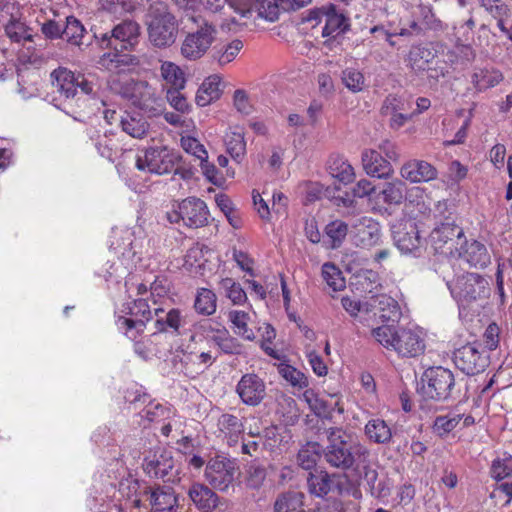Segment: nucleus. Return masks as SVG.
Masks as SVG:
<instances>
[{
    "label": "nucleus",
    "mask_w": 512,
    "mask_h": 512,
    "mask_svg": "<svg viewBox=\"0 0 512 512\" xmlns=\"http://www.w3.org/2000/svg\"><path fill=\"white\" fill-rule=\"evenodd\" d=\"M145 14L148 39L157 48H167L177 39L179 22L169 4L163 0H147Z\"/></svg>",
    "instance_id": "obj_1"
},
{
    "label": "nucleus",
    "mask_w": 512,
    "mask_h": 512,
    "mask_svg": "<svg viewBox=\"0 0 512 512\" xmlns=\"http://www.w3.org/2000/svg\"><path fill=\"white\" fill-rule=\"evenodd\" d=\"M374 339L387 350L403 358H415L425 351V341L418 332L395 325H381L374 330Z\"/></svg>",
    "instance_id": "obj_2"
},
{
    "label": "nucleus",
    "mask_w": 512,
    "mask_h": 512,
    "mask_svg": "<svg viewBox=\"0 0 512 512\" xmlns=\"http://www.w3.org/2000/svg\"><path fill=\"white\" fill-rule=\"evenodd\" d=\"M51 80L56 91L66 101L78 103L81 96H96L98 84L92 74L73 72L67 68L59 67L51 72Z\"/></svg>",
    "instance_id": "obj_3"
},
{
    "label": "nucleus",
    "mask_w": 512,
    "mask_h": 512,
    "mask_svg": "<svg viewBox=\"0 0 512 512\" xmlns=\"http://www.w3.org/2000/svg\"><path fill=\"white\" fill-rule=\"evenodd\" d=\"M421 395L428 400L448 402L460 397L459 383L451 370L430 367L421 376Z\"/></svg>",
    "instance_id": "obj_4"
},
{
    "label": "nucleus",
    "mask_w": 512,
    "mask_h": 512,
    "mask_svg": "<svg viewBox=\"0 0 512 512\" xmlns=\"http://www.w3.org/2000/svg\"><path fill=\"white\" fill-rule=\"evenodd\" d=\"M429 243L435 254L456 257L460 245L465 243V234L462 227L455 223L451 213L441 216L439 224L429 235Z\"/></svg>",
    "instance_id": "obj_5"
},
{
    "label": "nucleus",
    "mask_w": 512,
    "mask_h": 512,
    "mask_svg": "<svg viewBox=\"0 0 512 512\" xmlns=\"http://www.w3.org/2000/svg\"><path fill=\"white\" fill-rule=\"evenodd\" d=\"M329 172L334 182L325 189V196L338 207H350L352 205V166L343 157L332 156L329 160Z\"/></svg>",
    "instance_id": "obj_6"
},
{
    "label": "nucleus",
    "mask_w": 512,
    "mask_h": 512,
    "mask_svg": "<svg viewBox=\"0 0 512 512\" xmlns=\"http://www.w3.org/2000/svg\"><path fill=\"white\" fill-rule=\"evenodd\" d=\"M488 280L477 273H466L459 276L451 288V293L460 308H469L473 304L480 305L490 296Z\"/></svg>",
    "instance_id": "obj_7"
},
{
    "label": "nucleus",
    "mask_w": 512,
    "mask_h": 512,
    "mask_svg": "<svg viewBox=\"0 0 512 512\" xmlns=\"http://www.w3.org/2000/svg\"><path fill=\"white\" fill-rule=\"evenodd\" d=\"M124 313L117 318L116 326L128 339L137 341L153 319V311L145 299H136L127 303Z\"/></svg>",
    "instance_id": "obj_8"
},
{
    "label": "nucleus",
    "mask_w": 512,
    "mask_h": 512,
    "mask_svg": "<svg viewBox=\"0 0 512 512\" xmlns=\"http://www.w3.org/2000/svg\"><path fill=\"white\" fill-rule=\"evenodd\" d=\"M180 154L167 146H154L141 150L136 155L135 166L140 171L168 174L180 161Z\"/></svg>",
    "instance_id": "obj_9"
},
{
    "label": "nucleus",
    "mask_w": 512,
    "mask_h": 512,
    "mask_svg": "<svg viewBox=\"0 0 512 512\" xmlns=\"http://www.w3.org/2000/svg\"><path fill=\"white\" fill-rule=\"evenodd\" d=\"M307 20H315L317 24L324 22L322 36L329 38L324 42L329 47H332L334 42L339 43V38L349 28V18L342 9L337 10L334 4L311 10Z\"/></svg>",
    "instance_id": "obj_10"
},
{
    "label": "nucleus",
    "mask_w": 512,
    "mask_h": 512,
    "mask_svg": "<svg viewBox=\"0 0 512 512\" xmlns=\"http://www.w3.org/2000/svg\"><path fill=\"white\" fill-rule=\"evenodd\" d=\"M216 38V26L204 21L195 31L185 36L180 48L181 55L189 61L199 60L208 52Z\"/></svg>",
    "instance_id": "obj_11"
},
{
    "label": "nucleus",
    "mask_w": 512,
    "mask_h": 512,
    "mask_svg": "<svg viewBox=\"0 0 512 512\" xmlns=\"http://www.w3.org/2000/svg\"><path fill=\"white\" fill-rule=\"evenodd\" d=\"M140 25L132 19H125L116 24L110 32L101 34L100 43L103 47L117 50L132 49L138 44Z\"/></svg>",
    "instance_id": "obj_12"
},
{
    "label": "nucleus",
    "mask_w": 512,
    "mask_h": 512,
    "mask_svg": "<svg viewBox=\"0 0 512 512\" xmlns=\"http://www.w3.org/2000/svg\"><path fill=\"white\" fill-rule=\"evenodd\" d=\"M481 347L474 342L456 349L453 357L456 367L467 375L483 372L489 364V356L486 350H480Z\"/></svg>",
    "instance_id": "obj_13"
},
{
    "label": "nucleus",
    "mask_w": 512,
    "mask_h": 512,
    "mask_svg": "<svg viewBox=\"0 0 512 512\" xmlns=\"http://www.w3.org/2000/svg\"><path fill=\"white\" fill-rule=\"evenodd\" d=\"M237 474L238 467L233 460L215 457L207 463L204 476L214 489L224 492L233 485Z\"/></svg>",
    "instance_id": "obj_14"
},
{
    "label": "nucleus",
    "mask_w": 512,
    "mask_h": 512,
    "mask_svg": "<svg viewBox=\"0 0 512 512\" xmlns=\"http://www.w3.org/2000/svg\"><path fill=\"white\" fill-rule=\"evenodd\" d=\"M356 322L359 335H367L369 332L374 337V330L380 328V316L378 315L377 295L364 296V299L354 300V326Z\"/></svg>",
    "instance_id": "obj_15"
},
{
    "label": "nucleus",
    "mask_w": 512,
    "mask_h": 512,
    "mask_svg": "<svg viewBox=\"0 0 512 512\" xmlns=\"http://www.w3.org/2000/svg\"><path fill=\"white\" fill-rule=\"evenodd\" d=\"M331 444L325 454L327 462L332 466L342 469H349L352 466V444L342 440V431L333 430L329 436Z\"/></svg>",
    "instance_id": "obj_16"
},
{
    "label": "nucleus",
    "mask_w": 512,
    "mask_h": 512,
    "mask_svg": "<svg viewBox=\"0 0 512 512\" xmlns=\"http://www.w3.org/2000/svg\"><path fill=\"white\" fill-rule=\"evenodd\" d=\"M236 392L242 402L248 406L259 405L266 395L264 381L256 374L248 373L241 377Z\"/></svg>",
    "instance_id": "obj_17"
},
{
    "label": "nucleus",
    "mask_w": 512,
    "mask_h": 512,
    "mask_svg": "<svg viewBox=\"0 0 512 512\" xmlns=\"http://www.w3.org/2000/svg\"><path fill=\"white\" fill-rule=\"evenodd\" d=\"M180 216L189 228H200L208 223L209 210L205 202L196 197H188L179 204Z\"/></svg>",
    "instance_id": "obj_18"
},
{
    "label": "nucleus",
    "mask_w": 512,
    "mask_h": 512,
    "mask_svg": "<svg viewBox=\"0 0 512 512\" xmlns=\"http://www.w3.org/2000/svg\"><path fill=\"white\" fill-rule=\"evenodd\" d=\"M357 455V464L354 467V485L367 487L374 494V485L377 480V472L367 462L369 452L360 445H354V456ZM356 459L354 458V463ZM358 497V490L354 487V498Z\"/></svg>",
    "instance_id": "obj_19"
},
{
    "label": "nucleus",
    "mask_w": 512,
    "mask_h": 512,
    "mask_svg": "<svg viewBox=\"0 0 512 512\" xmlns=\"http://www.w3.org/2000/svg\"><path fill=\"white\" fill-rule=\"evenodd\" d=\"M393 240L403 253H412L420 247L421 237L417 224L412 220L403 221L392 228Z\"/></svg>",
    "instance_id": "obj_20"
},
{
    "label": "nucleus",
    "mask_w": 512,
    "mask_h": 512,
    "mask_svg": "<svg viewBox=\"0 0 512 512\" xmlns=\"http://www.w3.org/2000/svg\"><path fill=\"white\" fill-rule=\"evenodd\" d=\"M187 495L201 512H213L221 505V498L207 485L194 482L188 488Z\"/></svg>",
    "instance_id": "obj_21"
},
{
    "label": "nucleus",
    "mask_w": 512,
    "mask_h": 512,
    "mask_svg": "<svg viewBox=\"0 0 512 512\" xmlns=\"http://www.w3.org/2000/svg\"><path fill=\"white\" fill-rule=\"evenodd\" d=\"M174 459L170 451L161 450L144 458L142 467L149 476L157 479H165L174 469Z\"/></svg>",
    "instance_id": "obj_22"
},
{
    "label": "nucleus",
    "mask_w": 512,
    "mask_h": 512,
    "mask_svg": "<svg viewBox=\"0 0 512 512\" xmlns=\"http://www.w3.org/2000/svg\"><path fill=\"white\" fill-rule=\"evenodd\" d=\"M467 263L470 267L485 268L490 263V254L486 246L477 241H467L460 245L456 257Z\"/></svg>",
    "instance_id": "obj_23"
},
{
    "label": "nucleus",
    "mask_w": 512,
    "mask_h": 512,
    "mask_svg": "<svg viewBox=\"0 0 512 512\" xmlns=\"http://www.w3.org/2000/svg\"><path fill=\"white\" fill-rule=\"evenodd\" d=\"M380 225L372 218L362 217L354 223V245L364 249L376 245L380 240Z\"/></svg>",
    "instance_id": "obj_24"
},
{
    "label": "nucleus",
    "mask_w": 512,
    "mask_h": 512,
    "mask_svg": "<svg viewBox=\"0 0 512 512\" xmlns=\"http://www.w3.org/2000/svg\"><path fill=\"white\" fill-rule=\"evenodd\" d=\"M153 319L156 332L180 334V328L185 324L181 311L171 308L166 311L163 308H154Z\"/></svg>",
    "instance_id": "obj_25"
},
{
    "label": "nucleus",
    "mask_w": 512,
    "mask_h": 512,
    "mask_svg": "<svg viewBox=\"0 0 512 512\" xmlns=\"http://www.w3.org/2000/svg\"><path fill=\"white\" fill-rule=\"evenodd\" d=\"M138 91L137 98L134 100L133 105L145 112L149 117H154L162 113L163 103L159 98L155 89L150 86L146 81L138 84L136 92Z\"/></svg>",
    "instance_id": "obj_26"
},
{
    "label": "nucleus",
    "mask_w": 512,
    "mask_h": 512,
    "mask_svg": "<svg viewBox=\"0 0 512 512\" xmlns=\"http://www.w3.org/2000/svg\"><path fill=\"white\" fill-rule=\"evenodd\" d=\"M109 248L123 259L132 260L136 254L134 234L129 229H114L109 237Z\"/></svg>",
    "instance_id": "obj_27"
},
{
    "label": "nucleus",
    "mask_w": 512,
    "mask_h": 512,
    "mask_svg": "<svg viewBox=\"0 0 512 512\" xmlns=\"http://www.w3.org/2000/svg\"><path fill=\"white\" fill-rule=\"evenodd\" d=\"M401 176L411 183L428 182L437 177V170L423 160H411L401 167Z\"/></svg>",
    "instance_id": "obj_28"
},
{
    "label": "nucleus",
    "mask_w": 512,
    "mask_h": 512,
    "mask_svg": "<svg viewBox=\"0 0 512 512\" xmlns=\"http://www.w3.org/2000/svg\"><path fill=\"white\" fill-rule=\"evenodd\" d=\"M99 64L107 70L121 72L130 67H135L140 64L137 56L130 53H124L118 46L117 50L104 53Z\"/></svg>",
    "instance_id": "obj_29"
},
{
    "label": "nucleus",
    "mask_w": 512,
    "mask_h": 512,
    "mask_svg": "<svg viewBox=\"0 0 512 512\" xmlns=\"http://www.w3.org/2000/svg\"><path fill=\"white\" fill-rule=\"evenodd\" d=\"M362 165L368 175L377 178H386L393 171L390 161L375 150H366L362 153Z\"/></svg>",
    "instance_id": "obj_30"
},
{
    "label": "nucleus",
    "mask_w": 512,
    "mask_h": 512,
    "mask_svg": "<svg viewBox=\"0 0 512 512\" xmlns=\"http://www.w3.org/2000/svg\"><path fill=\"white\" fill-rule=\"evenodd\" d=\"M219 436L226 439L232 446L238 442L239 437L244 432V424L237 416L229 413L222 414L217 420Z\"/></svg>",
    "instance_id": "obj_31"
},
{
    "label": "nucleus",
    "mask_w": 512,
    "mask_h": 512,
    "mask_svg": "<svg viewBox=\"0 0 512 512\" xmlns=\"http://www.w3.org/2000/svg\"><path fill=\"white\" fill-rule=\"evenodd\" d=\"M244 47L241 39L222 42L212 48L211 59L220 67L233 62Z\"/></svg>",
    "instance_id": "obj_32"
},
{
    "label": "nucleus",
    "mask_w": 512,
    "mask_h": 512,
    "mask_svg": "<svg viewBox=\"0 0 512 512\" xmlns=\"http://www.w3.org/2000/svg\"><path fill=\"white\" fill-rule=\"evenodd\" d=\"M378 315L382 325H395L402 316L399 303L392 297L382 294L377 295Z\"/></svg>",
    "instance_id": "obj_33"
},
{
    "label": "nucleus",
    "mask_w": 512,
    "mask_h": 512,
    "mask_svg": "<svg viewBox=\"0 0 512 512\" xmlns=\"http://www.w3.org/2000/svg\"><path fill=\"white\" fill-rule=\"evenodd\" d=\"M333 485L331 476L324 470L315 468L307 476L308 491L311 495L324 498Z\"/></svg>",
    "instance_id": "obj_34"
},
{
    "label": "nucleus",
    "mask_w": 512,
    "mask_h": 512,
    "mask_svg": "<svg viewBox=\"0 0 512 512\" xmlns=\"http://www.w3.org/2000/svg\"><path fill=\"white\" fill-rule=\"evenodd\" d=\"M303 494L296 491L283 492L275 500L274 512H305Z\"/></svg>",
    "instance_id": "obj_35"
},
{
    "label": "nucleus",
    "mask_w": 512,
    "mask_h": 512,
    "mask_svg": "<svg viewBox=\"0 0 512 512\" xmlns=\"http://www.w3.org/2000/svg\"><path fill=\"white\" fill-rule=\"evenodd\" d=\"M408 58L412 70L421 73L430 70V64L435 58V53L430 48L414 46L411 48Z\"/></svg>",
    "instance_id": "obj_36"
},
{
    "label": "nucleus",
    "mask_w": 512,
    "mask_h": 512,
    "mask_svg": "<svg viewBox=\"0 0 512 512\" xmlns=\"http://www.w3.org/2000/svg\"><path fill=\"white\" fill-rule=\"evenodd\" d=\"M378 286V274L372 269H359L354 271V288L361 296L374 295Z\"/></svg>",
    "instance_id": "obj_37"
},
{
    "label": "nucleus",
    "mask_w": 512,
    "mask_h": 512,
    "mask_svg": "<svg viewBox=\"0 0 512 512\" xmlns=\"http://www.w3.org/2000/svg\"><path fill=\"white\" fill-rule=\"evenodd\" d=\"M122 130L133 138H144L149 130V123L139 115L126 114L121 118Z\"/></svg>",
    "instance_id": "obj_38"
},
{
    "label": "nucleus",
    "mask_w": 512,
    "mask_h": 512,
    "mask_svg": "<svg viewBox=\"0 0 512 512\" xmlns=\"http://www.w3.org/2000/svg\"><path fill=\"white\" fill-rule=\"evenodd\" d=\"M412 107L413 102L410 96L405 94H389L382 103L381 114L390 115L395 113L409 112L412 110Z\"/></svg>",
    "instance_id": "obj_39"
},
{
    "label": "nucleus",
    "mask_w": 512,
    "mask_h": 512,
    "mask_svg": "<svg viewBox=\"0 0 512 512\" xmlns=\"http://www.w3.org/2000/svg\"><path fill=\"white\" fill-rule=\"evenodd\" d=\"M160 74L169 88H185L186 79L183 70L171 61H164L160 66Z\"/></svg>",
    "instance_id": "obj_40"
},
{
    "label": "nucleus",
    "mask_w": 512,
    "mask_h": 512,
    "mask_svg": "<svg viewBox=\"0 0 512 512\" xmlns=\"http://www.w3.org/2000/svg\"><path fill=\"white\" fill-rule=\"evenodd\" d=\"M365 433L375 443H387L392 437L390 428L384 420L373 419L365 425Z\"/></svg>",
    "instance_id": "obj_41"
},
{
    "label": "nucleus",
    "mask_w": 512,
    "mask_h": 512,
    "mask_svg": "<svg viewBox=\"0 0 512 512\" xmlns=\"http://www.w3.org/2000/svg\"><path fill=\"white\" fill-rule=\"evenodd\" d=\"M61 32L63 33L62 39L68 43L76 46H80L83 43L82 39L85 34V28L74 16L66 17V23Z\"/></svg>",
    "instance_id": "obj_42"
},
{
    "label": "nucleus",
    "mask_w": 512,
    "mask_h": 512,
    "mask_svg": "<svg viewBox=\"0 0 512 512\" xmlns=\"http://www.w3.org/2000/svg\"><path fill=\"white\" fill-rule=\"evenodd\" d=\"M225 145L227 152L237 162H240L246 152V142L244 135L238 131H230L225 136Z\"/></svg>",
    "instance_id": "obj_43"
},
{
    "label": "nucleus",
    "mask_w": 512,
    "mask_h": 512,
    "mask_svg": "<svg viewBox=\"0 0 512 512\" xmlns=\"http://www.w3.org/2000/svg\"><path fill=\"white\" fill-rule=\"evenodd\" d=\"M278 373L294 388L301 390L309 385L308 377L287 363H280L278 365Z\"/></svg>",
    "instance_id": "obj_44"
},
{
    "label": "nucleus",
    "mask_w": 512,
    "mask_h": 512,
    "mask_svg": "<svg viewBox=\"0 0 512 512\" xmlns=\"http://www.w3.org/2000/svg\"><path fill=\"white\" fill-rule=\"evenodd\" d=\"M228 318L236 328L235 333L245 340L253 341L254 332L248 328L249 314L244 311L232 310L228 313Z\"/></svg>",
    "instance_id": "obj_45"
},
{
    "label": "nucleus",
    "mask_w": 512,
    "mask_h": 512,
    "mask_svg": "<svg viewBox=\"0 0 512 512\" xmlns=\"http://www.w3.org/2000/svg\"><path fill=\"white\" fill-rule=\"evenodd\" d=\"M381 194L385 203L400 205L405 198V183L401 180L387 182L384 184Z\"/></svg>",
    "instance_id": "obj_46"
},
{
    "label": "nucleus",
    "mask_w": 512,
    "mask_h": 512,
    "mask_svg": "<svg viewBox=\"0 0 512 512\" xmlns=\"http://www.w3.org/2000/svg\"><path fill=\"white\" fill-rule=\"evenodd\" d=\"M194 308L199 314L212 315L216 311V295L207 288L198 290Z\"/></svg>",
    "instance_id": "obj_47"
},
{
    "label": "nucleus",
    "mask_w": 512,
    "mask_h": 512,
    "mask_svg": "<svg viewBox=\"0 0 512 512\" xmlns=\"http://www.w3.org/2000/svg\"><path fill=\"white\" fill-rule=\"evenodd\" d=\"M303 399L308 404L310 410L318 417H327L333 410L323 398H321L313 389H306L303 393Z\"/></svg>",
    "instance_id": "obj_48"
},
{
    "label": "nucleus",
    "mask_w": 512,
    "mask_h": 512,
    "mask_svg": "<svg viewBox=\"0 0 512 512\" xmlns=\"http://www.w3.org/2000/svg\"><path fill=\"white\" fill-rule=\"evenodd\" d=\"M413 14L425 31L438 30L441 28V21L435 17L431 6L420 4L415 8Z\"/></svg>",
    "instance_id": "obj_49"
},
{
    "label": "nucleus",
    "mask_w": 512,
    "mask_h": 512,
    "mask_svg": "<svg viewBox=\"0 0 512 512\" xmlns=\"http://www.w3.org/2000/svg\"><path fill=\"white\" fill-rule=\"evenodd\" d=\"M322 276L328 286L334 291H341L346 286L342 272L332 263H325L322 266Z\"/></svg>",
    "instance_id": "obj_50"
},
{
    "label": "nucleus",
    "mask_w": 512,
    "mask_h": 512,
    "mask_svg": "<svg viewBox=\"0 0 512 512\" xmlns=\"http://www.w3.org/2000/svg\"><path fill=\"white\" fill-rule=\"evenodd\" d=\"M461 419L462 415L460 414L437 416L433 423V432L444 437L456 428Z\"/></svg>",
    "instance_id": "obj_51"
},
{
    "label": "nucleus",
    "mask_w": 512,
    "mask_h": 512,
    "mask_svg": "<svg viewBox=\"0 0 512 512\" xmlns=\"http://www.w3.org/2000/svg\"><path fill=\"white\" fill-rule=\"evenodd\" d=\"M5 30L6 36L12 41L16 43H20L21 41H30L32 35L29 33L26 25L20 21V18L15 21H11L10 23H6L3 26Z\"/></svg>",
    "instance_id": "obj_52"
},
{
    "label": "nucleus",
    "mask_w": 512,
    "mask_h": 512,
    "mask_svg": "<svg viewBox=\"0 0 512 512\" xmlns=\"http://www.w3.org/2000/svg\"><path fill=\"white\" fill-rule=\"evenodd\" d=\"M472 78L477 89L483 90L498 85L503 75L498 70H481L480 73H474Z\"/></svg>",
    "instance_id": "obj_53"
},
{
    "label": "nucleus",
    "mask_w": 512,
    "mask_h": 512,
    "mask_svg": "<svg viewBox=\"0 0 512 512\" xmlns=\"http://www.w3.org/2000/svg\"><path fill=\"white\" fill-rule=\"evenodd\" d=\"M213 340L225 354H240L242 351V345L236 338L230 336L226 329L219 331Z\"/></svg>",
    "instance_id": "obj_54"
},
{
    "label": "nucleus",
    "mask_w": 512,
    "mask_h": 512,
    "mask_svg": "<svg viewBox=\"0 0 512 512\" xmlns=\"http://www.w3.org/2000/svg\"><path fill=\"white\" fill-rule=\"evenodd\" d=\"M318 444L308 443L299 450L297 455L298 464L305 470H312L315 468L320 455L317 451Z\"/></svg>",
    "instance_id": "obj_55"
},
{
    "label": "nucleus",
    "mask_w": 512,
    "mask_h": 512,
    "mask_svg": "<svg viewBox=\"0 0 512 512\" xmlns=\"http://www.w3.org/2000/svg\"><path fill=\"white\" fill-rule=\"evenodd\" d=\"M254 11L260 18L273 22L279 17L280 6L276 0H256Z\"/></svg>",
    "instance_id": "obj_56"
},
{
    "label": "nucleus",
    "mask_w": 512,
    "mask_h": 512,
    "mask_svg": "<svg viewBox=\"0 0 512 512\" xmlns=\"http://www.w3.org/2000/svg\"><path fill=\"white\" fill-rule=\"evenodd\" d=\"M20 17V7L16 0H0V27Z\"/></svg>",
    "instance_id": "obj_57"
},
{
    "label": "nucleus",
    "mask_w": 512,
    "mask_h": 512,
    "mask_svg": "<svg viewBox=\"0 0 512 512\" xmlns=\"http://www.w3.org/2000/svg\"><path fill=\"white\" fill-rule=\"evenodd\" d=\"M143 83L141 80H133V79H125L121 81H117L113 83L112 89L120 94L123 98L128 99L129 101L134 103V100L137 98L138 91L136 92V88L138 84Z\"/></svg>",
    "instance_id": "obj_58"
},
{
    "label": "nucleus",
    "mask_w": 512,
    "mask_h": 512,
    "mask_svg": "<svg viewBox=\"0 0 512 512\" xmlns=\"http://www.w3.org/2000/svg\"><path fill=\"white\" fill-rule=\"evenodd\" d=\"M347 231V224L340 220L333 221L326 226V234L331 239L332 248L340 246L347 234Z\"/></svg>",
    "instance_id": "obj_59"
},
{
    "label": "nucleus",
    "mask_w": 512,
    "mask_h": 512,
    "mask_svg": "<svg viewBox=\"0 0 512 512\" xmlns=\"http://www.w3.org/2000/svg\"><path fill=\"white\" fill-rule=\"evenodd\" d=\"M184 88H168L166 99L168 103L178 112L186 113L190 109V105L186 96L182 93Z\"/></svg>",
    "instance_id": "obj_60"
},
{
    "label": "nucleus",
    "mask_w": 512,
    "mask_h": 512,
    "mask_svg": "<svg viewBox=\"0 0 512 512\" xmlns=\"http://www.w3.org/2000/svg\"><path fill=\"white\" fill-rule=\"evenodd\" d=\"M181 146L187 153L194 155L199 160L208 159V153L204 146L194 137H182Z\"/></svg>",
    "instance_id": "obj_61"
},
{
    "label": "nucleus",
    "mask_w": 512,
    "mask_h": 512,
    "mask_svg": "<svg viewBox=\"0 0 512 512\" xmlns=\"http://www.w3.org/2000/svg\"><path fill=\"white\" fill-rule=\"evenodd\" d=\"M222 286L227 290V297L234 304H241L246 300L245 291L241 288L240 284L236 283L233 279H223Z\"/></svg>",
    "instance_id": "obj_62"
},
{
    "label": "nucleus",
    "mask_w": 512,
    "mask_h": 512,
    "mask_svg": "<svg viewBox=\"0 0 512 512\" xmlns=\"http://www.w3.org/2000/svg\"><path fill=\"white\" fill-rule=\"evenodd\" d=\"M481 7L495 19H504L509 15V8L502 0H482Z\"/></svg>",
    "instance_id": "obj_63"
},
{
    "label": "nucleus",
    "mask_w": 512,
    "mask_h": 512,
    "mask_svg": "<svg viewBox=\"0 0 512 512\" xmlns=\"http://www.w3.org/2000/svg\"><path fill=\"white\" fill-rule=\"evenodd\" d=\"M266 479V469L258 464H252L248 469L247 486L258 489Z\"/></svg>",
    "instance_id": "obj_64"
}]
</instances>
